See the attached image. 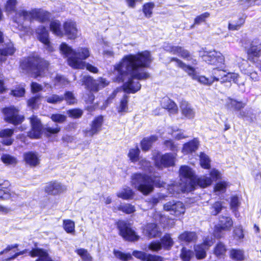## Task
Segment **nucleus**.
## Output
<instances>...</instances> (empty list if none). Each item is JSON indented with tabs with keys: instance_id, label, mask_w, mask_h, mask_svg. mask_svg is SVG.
<instances>
[{
	"instance_id": "nucleus-1",
	"label": "nucleus",
	"mask_w": 261,
	"mask_h": 261,
	"mask_svg": "<svg viewBox=\"0 0 261 261\" xmlns=\"http://www.w3.org/2000/svg\"><path fill=\"white\" fill-rule=\"evenodd\" d=\"M151 59L150 53L145 51L138 54L124 56L114 66L115 81L123 82V90L127 93H135L141 89V84L136 80H146L149 74L144 69L148 66Z\"/></svg>"
},
{
	"instance_id": "nucleus-2",
	"label": "nucleus",
	"mask_w": 261,
	"mask_h": 261,
	"mask_svg": "<svg viewBox=\"0 0 261 261\" xmlns=\"http://www.w3.org/2000/svg\"><path fill=\"white\" fill-rule=\"evenodd\" d=\"M179 175L181 181L179 185H172L168 189L169 192L172 194H174L175 192L179 193L180 191L191 192L197 185L201 188H205L211 185L213 182L211 177L207 176L196 178L192 170L187 166H183L180 168Z\"/></svg>"
},
{
	"instance_id": "nucleus-3",
	"label": "nucleus",
	"mask_w": 261,
	"mask_h": 261,
	"mask_svg": "<svg viewBox=\"0 0 261 261\" xmlns=\"http://www.w3.org/2000/svg\"><path fill=\"white\" fill-rule=\"evenodd\" d=\"M50 16V15L48 12L41 9L35 8L27 11L21 8L16 11L14 20L18 24V30L27 33L29 32V28L23 25L25 21L32 22L34 20H37L43 23L48 21Z\"/></svg>"
},
{
	"instance_id": "nucleus-4",
	"label": "nucleus",
	"mask_w": 261,
	"mask_h": 261,
	"mask_svg": "<svg viewBox=\"0 0 261 261\" xmlns=\"http://www.w3.org/2000/svg\"><path fill=\"white\" fill-rule=\"evenodd\" d=\"M61 53L67 58L68 64L74 69H84L86 60L90 57V53L87 47H79L75 50L72 49L68 44L62 43L60 45Z\"/></svg>"
},
{
	"instance_id": "nucleus-5",
	"label": "nucleus",
	"mask_w": 261,
	"mask_h": 261,
	"mask_svg": "<svg viewBox=\"0 0 261 261\" xmlns=\"http://www.w3.org/2000/svg\"><path fill=\"white\" fill-rule=\"evenodd\" d=\"M202 57L203 60L207 63L217 67L213 71L214 81H219L221 82H224L227 73L225 69L229 65L225 63L224 56L219 51L212 50L204 53Z\"/></svg>"
},
{
	"instance_id": "nucleus-6",
	"label": "nucleus",
	"mask_w": 261,
	"mask_h": 261,
	"mask_svg": "<svg viewBox=\"0 0 261 261\" xmlns=\"http://www.w3.org/2000/svg\"><path fill=\"white\" fill-rule=\"evenodd\" d=\"M132 185L143 194L147 195L152 192L153 185L156 187L164 186V182L161 181L160 177L154 179L149 176L141 173L134 174L132 177Z\"/></svg>"
},
{
	"instance_id": "nucleus-7",
	"label": "nucleus",
	"mask_w": 261,
	"mask_h": 261,
	"mask_svg": "<svg viewBox=\"0 0 261 261\" xmlns=\"http://www.w3.org/2000/svg\"><path fill=\"white\" fill-rule=\"evenodd\" d=\"M48 63L38 57H30L23 60L20 64L22 69L30 72L35 78L44 75Z\"/></svg>"
},
{
	"instance_id": "nucleus-8",
	"label": "nucleus",
	"mask_w": 261,
	"mask_h": 261,
	"mask_svg": "<svg viewBox=\"0 0 261 261\" xmlns=\"http://www.w3.org/2000/svg\"><path fill=\"white\" fill-rule=\"evenodd\" d=\"M164 48L167 51L181 57L192 65L197 64L196 60L193 58L189 51L181 46L169 44L165 46Z\"/></svg>"
},
{
	"instance_id": "nucleus-9",
	"label": "nucleus",
	"mask_w": 261,
	"mask_h": 261,
	"mask_svg": "<svg viewBox=\"0 0 261 261\" xmlns=\"http://www.w3.org/2000/svg\"><path fill=\"white\" fill-rule=\"evenodd\" d=\"M5 120L14 125H17L22 122L24 117L19 114L18 110L14 107H10L3 109Z\"/></svg>"
},
{
	"instance_id": "nucleus-10",
	"label": "nucleus",
	"mask_w": 261,
	"mask_h": 261,
	"mask_svg": "<svg viewBox=\"0 0 261 261\" xmlns=\"http://www.w3.org/2000/svg\"><path fill=\"white\" fill-rule=\"evenodd\" d=\"M119 234L125 240L134 241L138 240L139 237L133 230L129 225L123 221L118 222Z\"/></svg>"
},
{
	"instance_id": "nucleus-11",
	"label": "nucleus",
	"mask_w": 261,
	"mask_h": 261,
	"mask_svg": "<svg viewBox=\"0 0 261 261\" xmlns=\"http://www.w3.org/2000/svg\"><path fill=\"white\" fill-rule=\"evenodd\" d=\"M233 225L232 219L229 217L222 216L220 218L219 223L215 226L214 234L217 238H221L223 234L222 231H229Z\"/></svg>"
},
{
	"instance_id": "nucleus-12",
	"label": "nucleus",
	"mask_w": 261,
	"mask_h": 261,
	"mask_svg": "<svg viewBox=\"0 0 261 261\" xmlns=\"http://www.w3.org/2000/svg\"><path fill=\"white\" fill-rule=\"evenodd\" d=\"M176 155L172 153H166L161 155L158 154L153 157L155 166L161 169L163 167H168L174 165Z\"/></svg>"
},
{
	"instance_id": "nucleus-13",
	"label": "nucleus",
	"mask_w": 261,
	"mask_h": 261,
	"mask_svg": "<svg viewBox=\"0 0 261 261\" xmlns=\"http://www.w3.org/2000/svg\"><path fill=\"white\" fill-rule=\"evenodd\" d=\"M215 239L212 237H206L201 244L194 246V250L196 258L198 259L204 258L206 256V251L213 245Z\"/></svg>"
},
{
	"instance_id": "nucleus-14",
	"label": "nucleus",
	"mask_w": 261,
	"mask_h": 261,
	"mask_svg": "<svg viewBox=\"0 0 261 261\" xmlns=\"http://www.w3.org/2000/svg\"><path fill=\"white\" fill-rule=\"evenodd\" d=\"M31 129L28 132V136L33 139L40 138L42 134L43 126L40 120L36 116H33L30 118Z\"/></svg>"
},
{
	"instance_id": "nucleus-15",
	"label": "nucleus",
	"mask_w": 261,
	"mask_h": 261,
	"mask_svg": "<svg viewBox=\"0 0 261 261\" xmlns=\"http://www.w3.org/2000/svg\"><path fill=\"white\" fill-rule=\"evenodd\" d=\"M164 210L170 212L176 216L183 214L185 212V207L184 204L180 201L172 200L167 202L164 205Z\"/></svg>"
},
{
	"instance_id": "nucleus-16",
	"label": "nucleus",
	"mask_w": 261,
	"mask_h": 261,
	"mask_svg": "<svg viewBox=\"0 0 261 261\" xmlns=\"http://www.w3.org/2000/svg\"><path fill=\"white\" fill-rule=\"evenodd\" d=\"M66 190V186L56 181L48 183L45 188V191L46 193L53 195L63 193Z\"/></svg>"
},
{
	"instance_id": "nucleus-17",
	"label": "nucleus",
	"mask_w": 261,
	"mask_h": 261,
	"mask_svg": "<svg viewBox=\"0 0 261 261\" xmlns=\"http://www.w3.org/2000/svg\"><path fill=\"white\" fill-rule=\"evenodd\" d=\"M248 59L251 62H254V58L261 56V43L258 41H253L250 44V47L247 50Z\"/></svg>"
},
{
	"instance_id": "nucleus-18",
	"label": "nucleus",
	"mask_w": 261,
	"mask_h": 261,
	"mask_svg": "<svg viewBox=\"0 0 261 261\" xmlns=\"http://www.w3.org/2000/svg\"><path fill=\"white\" fill-rule=\"evenodd\" d=\"M103 122V116H98L95 118L91 122L90 129L85 132V135L88 137H92L98 134L101 129Z\"/></svg>"
},
{
	"instance_id": "nucleus-19",
	"label": "nucleus",
	"mask_w": 261,
	"mask_h": 261,
	"mask_svg": "<svg viewBox=\"0 0 261 261\" xmlns=\"http://www.w3.org/2000/svg\"><path fill=\"white\" fill-rule=\"evenodd\" d=\"M64 35L67 36L70 39H74L77 37V29L75 22L68 20L63 24Z\"/></svg>"
},
{
	"instance_id": "nucleus-20",
	"label": "nucleus",
	"mask_w": 261,
	"mask_h": 261,
	"mask_svg": "<svg viewBox=\"0 0 261 261\" xmlns=\"http://www.w3.org/2000/svg\"><path fill=\"white\" fill-rule=\"evenodd\" d=\"M143 233L149 238L158 237L161 234V231L157 224L154 223H149L145 225L143 229Z\"/></svg>"
},
{
	"instance_id": "nucleus-21",
	"label": "nucleus",
	"mask_w": 261,
	"mask_h": 261,
	"mask_svg": "<svg viewBox=\"0 0 261 261\" xmlns=\"http://www.w3.org/2000/svg\"><path fill=\"white\" fill-rule=\"evenodd\" d=\"M171 61H174L175 62V65L186 71L189 76H190L193 80H195L197 76V73L195 71V68L187 65L186 63L183 62L181 60L176 58H171Z\"/></svg>"
},
{
	"instance_id": "nucleus-22",
	"label": "nucleus",
	"mask_w": 261,
	"mask_h": 261,
	"mask_svg": "<svg viewBox=\"0 0 261 261\" xmlns=\"http://www.w3.org/2000/svg\"><path fill=\"white\" fill-rule=\"evenodd\" d=\"M36 33L39 40L49 48L50 41L48 38V32L45 27L43 25L39 26L36 29Z\"/></svg>"
},
{
	"instance_id": "nucleus-23",
	"label": "nucleus",
	"mask_w": 261,
	"mask_h": 261,
	"mask_svg": "<svg viewBox=\"0 0 261 261\" xmlns=\"http://www.w3.org/2000/svg\"><path fill=\"white\" fill-rule=\"evenodd\" d=\"M23 159L25 163L31 167H35L40 163L38 154L36 152L28 151L24 153Z\"/></svg>"
},
{
	"instance_id": "nucleus-24",
	"label": "nucleus",
	"mask_w": 261,
	"mask_h": 261,
	"mask_svg": "<svg viewBox=\"0 0 261 261\" xmlns=\"http://www.w3.org/2000/svg\"><path fill=\"white\" fill-rule=\"evenodd\" d=\"M14 133L13 129H4L0 130V138H2L1 142L6 145H10L13 142L12 136Z\"/></svg>"
},
{
	"instance_id": "nucleus-25",
	"label": "nucleus",
	"mask_w": 261,
	"mask_h": 261,
	"mask_svg": "<svg viewBox=\"0 0 261 261\" xmlns=\"http://www.w3.org/2000/svg\"><path fill=\"white\" fill-rule=\"evenodd\" d=\"M233 81L237 83L239 87L241 88V90L245 91V82L240 81V77L238 73L227 72L224 82H231Z\"/></svg>"
},
{
	"instance_id": "nucleus-26",
	"label": "nucleus",
	"mask_w": 261,
	"mask_h": 261,
	"mask_svg": "<svg viewBox=\"0 0 261 261\" xmlns=\"http://www.w3.org/2000/svg\"><path fill=\"white\" fill-rule=\"evenodd\" d=\"M82 85H85L86 88L93 91H97L98 88L97 82L94 80L91 76L84 75L81 80Z\"/></svg>"
},
{
	"instance_id": "nucleus-27",
	"label": "nucleus",
	"mask_w": 261,
	"mask_h": 261,
	"mask_svg": "<svg viewBox=\"0 0 261 261\" xmlns=\"http://www.w3.org/2000/svg\"><path fill=\"white\" fill-rule=\"evenodd\" d=\"M241 70L242 72L249 76L250 80L253 82H258L260 81V76L255 71H254L252 67L248 66L247 67H245V66L243 65L240 66Z\"/></svg>"
},
{
	"instance_id": "nucleus-28",
	"label": "nucleus",
	"mask_w": 261,
	"mask_h": 261,
	"mask_svg": "<svg viewBox=\"0 0 261 261\" xmlns=\"http://www.w3.org/2000/svg\"><path fill=\"white\" fill-rule=\"evenodd\" d=\"M30 254L33 257H38L36 261H53L49 257L47 253L41 249H33L30 252Z\"/></svg>"
},
{
	"instance_id": "nucleus-29",
	"label": "nucleus",
	"mask_w": 261,
	"mask_h": 261,
	"mask_svg": "<svg viewBox=\"0 0 261 261\" xmlns=\"http://www.w3.org/2000/svg\"><path fill=\"white\" fill-rule=\"evenodd\" d=\"M182 114L186 117L190 119L195 116V112L191 106L186 101H182L180 105Z\"/></svg>"
},
{
	"instance_id": "nucleus-30",
	"label": "nucleus",
	"mask_w": 261,
	"mask_h": 261,
	"mask_svg": "<svg viewBox=\"0 0 261 261\" xmlns=\"http://www.w3.org/2000/svg\"><path fill=\"white\" fill-rule=\"evenodd\" d=\"M162 106L167 109L171 113H176L178 111V108L174 102L168 98H164L161 101Z\"/></svg>"
},
{
	"instance_id": "nucleus-31",
	"label": "nucleus",
	"mask_w": 261,
	"mask_h": 261,
	"mask_svg": "<svg viewBox=\"0 0 261 261\" xmlns=\"http://www.w3.org/2000/svg\"><path fill=\"white\" fill-rule=\"evenodd\" d=\"M15 50V49L13 47L12 43L9 42L7 44L6 48L3 49H0V62L5 61L6 56L13 55Z\"/></svg>"
},
{
	"instance_id": "nucleus-32",
	"label": "nucleus",
	"mask_w": 261,
	"mask_h": 261,
	"mask_svg": "<svg viewBox=\"0 0 261 261\" xmlns=\"http://www.w3.org/2000/svg\"><path fill=\"white\" fill-rule=\"evenodd\" d=\"M198 145L199 142L197 139H195L184 145L182 152L185 154H188L195 151L197 149Z\"/></svg>"
},
{
	"instance_id": "nucleus-33",
	"label": "nucleus",
	"mask_w": 261,
	"mask_h": 261,
	"mask_svg": "<svg viewBox=\"0 0 261 261\" xmlns=\"http://www.w3.org/2000/svg\"><path fill=\"white\" fill-rule=\"evenodd\" d=\"M197 239V237L196 233L192 231H185L178 237V239L180 241L187 243L194 242Z\"/></svg>"
},
{
	"instance_id": "nucleus-34",
	"label": "nucleus",
	"mask_w": 261,
	"mask_h": 261,
	"mask_svg": "<svg viewBox=\"0 0 261 261\" xmlns=\"http://www.w3.org/2000/svg\"><path fill=\"white\" fill-rule=\"evenodd\" d=\"M50 30L56 36L62 37L64 32L61 29V22L57 20L52 21L50 23Z\"/></svg>"
},
{
	"instance_id": "nucleus-35",
	"label": "nucleus",
	"mask_w": 261,
	"mask_h": 261,
	"mask_svg": "<svg viewBox=\"0 0 261 261\" xmlns=\"http://www.w3.org/2000/svg\"><path fill=\"white\" fill-rule=\"evenodd\" d=\"M158 138V137L155 135L144 138L141 142L142 149L144 151L148 150L151 147L152 143L155 142Z\"/></svg>"
},
{
	"instance_id": "nucleus-36",
	"label": "nucleus",
	"mask_w": 261,
	"mask_h": 261,
	"mask_svg": "<svg viewBox=\"0 0 261 261\" xmlns=\"http://www.w3.org/2000/svg\"><path fill=\"white\" fill-rule=\"evenodd\" d=\"M227 105L230 108L233 109L235 111H240L245 107L246 103L242 101H237L236 99L229 98L227 99Z\"/></svg>"
},
{
	"instance_id": "nucleus-37",
	"label": "nucleus",
	"mask_w": 261,
	"mask_h": 261,
	"mask_svg": "<svg viewBox=\"0 0 261 261\" xmlns=\"http://www.w3.org/2000/svg\"><path fill=\"white\" fill-rule=\"evenodd\" d=\"M227 251L225 245L222 242L218 243L214 249V254L218 257H221L225 255Z\"/></svg>"
},
{
	"instance_id": "nucleus-38",
	"label": "nucleus",
	"mask_w": 261,
	"mask_h": 261,
	"mask_svg": "<svg viewBox=\"0 0 261 261\" xmlns=\"http://www.w3.org/2000/svg\"><path fill=\"white\" fill-rule=\"evenodd\" d=\"M230 257L237 261H242L245 259L244 252L243 250L232 249L230 250Z\"/></svg>"
},
{
	"instance_id": "nucleus-39",
	"label": "nucleus",
	"mask_w": 261,
	"mask_h": 261,
	"mask_svg": "<svg viewBox=\"0 0 261 261\" xmlns=\"http://www.w3.org/2000/svg\"><path fill=\"white\" fill-rule=\"evenodd\" d=\"M75 252L81 257L83 261H93V258L87 249L77 248Z\"/></svg>"
},
{
	"instance_id": "nucleus-40",
	"label": "nucleus",
	"mask_w": 261,
	"mask_h": 261,
	"mask_svg": "<svg viewBox=\"0 0 261 261\" xmlns=\"http://www.w3.org/2000/svg\"><path fill=\"white\" fill-rule=\"evenodd\" d=\"M134 195V192L130 188H126L117 193V196L125 200L131 199Z\"/></svg>"
},
{
	"instance_id": "nucleus-41",
	"label": "nucleus",
	"mask_w": 261,
	"mask_h": 261,
	"mask_svg": "<svg viewBox=\"0 0 261 261\" xmlns=\"http://www.w3.org/2000/svg\"><path fill=\"white\" fill-rule=\"evenodd\" d=\"M113 253L116 258L122 261H128L133 259L132 254L129 253H124L116 250H114Z\"/></svg>"
},
{
	"instance_id": "nucleus-42",
	"label": "nucleus",
	"mask_w": 261,
	"mask_h": 261,
	"mask_svg": "<svg viewBox=\"0 0 261 261\" xmlns=\"http://www.w3.org/2000/svg\"><path fill=\"white\" fill-rule=\"evenodd\" d=\"M1 160L7 165H14L17 163L16 159L8 154H3L1 156Z\"/></svg>"
},
{
	"instance_id": "nucleus-43",
	"label": "nucleus",
	"mask_w": 261,
	"mask_h": 261,
	"mask_svg": "<svg viewBox=\"0 0 261 261\" xmlns=\"http://www.w3.org/2000/svg\"><path fill=\"white\" fill-rule=\"evenodd\" d=\"M162 246L167 249L170 248L173 245V241L169 234H165L161 240Z\"/></svg>"
},
{
	"instance_id": "nucleus-44",
	"label": "nucleus",
	"mask_w": 261,
	"mask_h": 261,
	"mask_svg": "<svg viewBox=\"0 0 261 261\" xmlns=\"http://www.w3.org/2000/svg\"><path fill=\"white\" fill-rule=\"evenodd\" d=\"M154 7V4L153 3H148L144 5L143 12L146 17L149 18L151 16Z\"/></svg>"
},
{
	"instance_id": "nucleus-45",
	"label": "nucleus",
	"mask_w": 261,
	"mask_h": 261,
	"mask_svg": "<svg viewBox=\"0 0 261 261\" xmlns=\"http://www.w3.org/2000/svg\"><path fill=\"white\" fill-rule=\"evenodd\" d=\"M200 163L201 167L205 169H208L210 167V160L208 156L204 153L200 154Z\"/></svg>"
},
{
	"instance_id": "nucleus-46",
	"label": "nucleus",
	"mask_w": 261,
	"mask_h": 261,
	"mask_svg": "<svg viewBox=\"0 0 261 261\" xmlns=\"http://www.w3.org/2000/svg\"><path fill=\"white\" fill-rule=\"evenodd\" d=\"M46 100L48 103H60L64 100V97L57 94H52L46 97Z\"/></svg>"
},
{
	"instance_id": "nucleus-47",
	"label": "nucleus",
	"mask_w": 261,
	"mask_h": 261,
	"mask_svg": "<svg viewBox=\"0 0 261 261\" xmlns=\"http://www.w3.org/2000/svg\"><path fill=\"white\" fill-rule=\"evenodd\" d=\"M193 256V253L192 251L187 250L185 247L182 248L180 253V258L182 261H190Z\"/></svg>"
},
{
	"instance_id": "nucleus-48",
	"label": "nucleus",
	"mask_w": 261,
	"mask_h": 261,
	"mask_svg": "<svg viewBox=\"0 0 261 261\" xmlns=\"http://www.w3.org/2000/svg\"><path fill=\"white\" fill-rule=\"evenodd\" d=\"M64 228L67 233H72L74 232L75 225L74 222L70 220H64Z\"/></svg>"
},
{
	"instance_id": "nucleus-49",
	"label": "nucleus",
	"mask_w": 261,
	"mask_h": 261,
	"mask_svg": "<svg viewBox=\"0 0 261 261\" xmlns=\"http://www.w3.org/2000/svg\"><path fill=\"white\" fill-rule=\"evenodd\" d=\"M128 98L127 95H124L120 101V105L118 108V111L119 113L128 112Z\"/></svg>"
},
{
	"instance_id": "nucleus-50",
	"label": "nucleus",
	"mask_w": 261,
	"mask_h": 261,
	"mask_svg": "<svg viewBox=\"0 0 261 261\" xmlns=\"http://www.w3.org/2000/svg\"><path fill=\"white\" fill-rule=\"evenodd\" d=\"M153 218L156 222L163 224L164 226L167 225V224H166L167 221L166 217L163 216L160 212H155L153 215Z\"/></svg>"
},
{
	"instance_id": "nucleus-51",
	"label": "nucleus",
	"mask_w": 261,
	"mask_h": 261,
	"mask_svg": "<svg viewBox=\"0 0 261 261\" xmlns=\"http://www.w3.org/2000/svg\"><path fill=\"white\" fill-rule=\"evenodd\" d=\"M258 0H240V5L244 9H247L249 7L258 5L257 2Z\"/></svg>"
},
{
	"instance_id": "nucleus-52",
	"label": "nucleus",
	"mask_w": 261,
	"mask_h": 261,
	"mask_svg": "<svg viewBox=\"0 0 261 261\" xmlns=\"http://www.w3.org/2000/svg\"><path fill=\"white\" fill-rule=\"evenodd\" d=\"M17 3V0H8L5 5L6 11L8 12L15 11Z\"/></svg>"
},
{
	"instance_id": "nucleus-53",
	"label": "nucleus",
	"mask_w": 261,
	"mask_h": 261,
	"mask_svg": "<svg viewBox=\"0 0 261 261\" xmlns=\"http://www.w3.org/2000/svg\"><path fill=\"white\" fill-rule=\"evenodd\" d=\"M234 237L236 240L243 239L244 237V231L241 226L235 227L233 230Z\"/></svg>"
},
{
	"instance_id": "nucleus-54",
	"label": "nucleus",
	"mask_w": 261,
	"mask_h": 261,
	"mask_svg": "<svg viewBox=\"0 0 261 261\" xmlns=\"http://www.w3.org/2000/svg\"><path fill=\"white\" fill-rule=\"evenodd\" d=\"M140 150L138 148L131 149L129 150L128 153V156L130 160L133 162H135L138 160L139 154Z\"/></svg>"
},
{
	"instance_id": "nucleus-55",
	"label": "nucleus",
	"mask_w": 261,
	"mask_h": 261,
	"mask_svg": "<svg viewBox=\"0 0 261 261\" xmlns=\"http://www.w3.org/2000/svg\"><path fill=\"white\" fill-rule=\"evenodd\" d=\"M119 209L126 214H131L135 211V207L130 204L120 206Z\"/></svg>"
},
{
	"instance_id": "nucleus-56",
	"label": "nucleus",
	"mask_w": 261,
	"mask_h": 261,
	"mask_svg": "<svg viewBox=\"0 0 261 261\" xmlns=\"http://www.w3.org/2000/svg\"><path fill=\"white\" fill-rule=\"evenodd\" d=\"M228 186V184L226 181H220L217 184L215 187L216 192H224Z\"/></svg>"
},
{
	"instance_id": "nucleus-57",
	"label": "nucleus",
	"mask_w": 261,
	"mask_h": 261,
	"mask_svg": "<svg viewBox=\"0 0 261 261\" xmlns=\"http://www.w3.org/2000/svg\"><path fill=\"white\" fill-rule=\"evenodd\" d=\"M64 99L69 105L73 104L76 102V99L71 92H66L65 93Z\"/></svg>"
},
{
	"instance_id": "nucleus-58",
	"label": "nucleus",
	"mask_w": 261,
	"mask_h": 261,
	"mask_svg": "<svg viewBox=\"0 0 261 261\" xmlns=\"http://www.w3.org/2000/svg\"><path fill=\"white\" fill-rule=\"evenodd\" d=\"M148 254L144 252L139 251H134L133 252V255L143 261H147Z\"/></svg>"
},
{
	"instance_id": "nucleus-59",
	"label": "nucleus",
	"mask_w": 261,
	"mask_h": 261,
	"mask_svg": "<svg viewBox=\"0 0 261 261\" xmlns=\"http://www.w3.org/2000/svg\"><path fill=\"white\" fill-rule=\"evenodd\" d=\"M69 117L73 118H77L82 116L83 111L80 109H72L67 112Z\"/></svg>"
},
{
	"instance_id": "nucleus-60",
	"label": "nucleus",
	"mask_w": 261,
	"mask_h": 261,
	"mask_svg": "<svg viewBox=\"0 0 261 261\" xmlns=\"http://www.w3.org/2000/svg\"><path fill=\"white\" fill-rule=\"evenodd\" d=\"M171 135L175 139L177 140H180L187 137L184 134V132L179 129H173L171 132Z\"/></svg>"
},
{
	"instance_id": "nucleus-61",
	"label": "nucleus",
	"mask_w": 261,
	"mask_h": 261,
	"mask_svg": "<svg viewBox=\"0 0 261 261\" xmlns=\"http://www.w3.org/2000/svg\"><path fill=\"white\" fill-rule=\"evenodd\" d=\"M162 248V245L161 242L153 241L152 242L148 245V249L152 251H158L161 250Z\"/></svg>"
},
{
	"instance_id": "nucleus-62",
	"label": "nucleus",
	"mask_w": 261,
	"mask_h": 261,
	"mask_svg": "<svg viewBox=\"0 0 261 261\" xmlns=\"http://www.w3.org/2000/svg\"><path fill=\"white\" fill-rule=\"evenodd\" d=\"M69 82L61 75H57L55 79V84L59 86H65L68 84Z\"/></svg>"
},
{
	"instance_id": "nucleus-63",
	"label": "nucleus",
	"mask_w": 261,
	"mask_h": 261,
	"mask_svg": "<svg viewBox=\"0 0 261 261\" xmlns=\"http://www.w3.org/2000/svg\"><path fill=\"white\" fill-rule=\"evenodd\" d=\"M40 98L39 96H36L30 98L28 101V106L32 109H36L40 101Z\"/></svg>"
},
{
	"instance_id": "nucleus-64",
	"label": "nucleus",
	"mask_w": 261,
	"mask_h": 261,
	"mask_svg": "<svg viewBox=\"0 0 261 261\" xmlns=\"http://www.w3.org/2000/svg\"><path fill=\"white\" fill-rule=\"evenodd\" d=\"M51 120L56 122L62 123L66 119V117L62 114H53L51 116Z\"/></svg>"
}]
</instances>
